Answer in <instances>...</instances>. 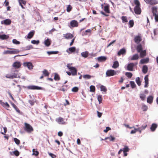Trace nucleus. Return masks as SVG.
<instances>
[{
    "mask_svg": "<svg viewBox=\"0 0 158 158\" xmlns=\"http://www.w3.org/2000/svg\"><path fill=\"white\" fill-rule=\"evenodd\" d=\"M5 77L6 78L9 79L20 78V74L19 73L18 71L16 70L12 71L11 72L6 74Z\"/></svg>",
    "mask_w": 158,
    "mask_h": 158,
    "instance_id": "1",
    "label": "nucleus"
},
{
    "mask_svg": "<svg viewBox=\"0 0 158 158\" xmlns=\"http://www.w3.org/2000/svg\"><path fill=\"white\" fill-rule=\"evenodd\" d=\"M67 66L71 71L72 75L74 76L77 74V70L75 67L71 66L70 64H67Z\"/></svg>",
    "mask_w": 158,
    "mask_h": 158,
    "instance_id": "2",
    "label": "nucleus"
},
{
    "mask_svg": "<svg viewBox=\"0 0 158 158\" xmlns=\"http://www.w3.org/2000/svg\"><path fill=\"white\" fill-rule=\"evenodd\" d=\"M117 72H118V73H119L118 71H115L114 70H108L106 72V76L108 77L113 76L116 75Z\"/></svg>",
    "mask_w": 158,
    "mask_h": 158,
    "instance_id": "3",
    "label": "nucleus"
},
{
    "mask_svg": "<svg viewBox=\"0 0 158 158\" xmlns=\"http://www.w3.org/2000/svg\"><path fill=\"white\" fill-rule=\"evenodd\" d=\"M13 49V50L10 51V50H6L4 51L3 54H15L19 53L20 51L18 50H17L15 49Z\"/></svg>",
    "mask_w": 158,
    "mask_h": 158,
    "instance_id": "4",
    "label": "nucleus"
},
{
    "mask_svg": "<svg viewBox=\"0 0 158 158\" xmlns=\"http://www.w3.org/2000/svg\"><path fill=\"white\" fill-rule=\"evenodd\" d=\"M25 130L28 132H30L33 131V129L32 127L29 124L25 123Z\"/></svg>",
    "mask_w": 158,
    "mask_h": 158,
    "instance_id": "5",
    "label": "nucleus"
},
{
    "mask_svg": "<svg viewBox=\"0 0 158 158\" xmlns=\"http://www.w3.org/2000/svg\"><path fill=\"white\" fill-rule=\"evenodd\" d=\"M23 65L25 67H27L30 70L32 69L33 67V65L32 63L30 62H24L23 63Z\"/></svg>",
    "mask_w": 158,
    "mask_h": 158,
    "instance_id": "6",
    "label": "nucleus"
},
{
    "mask_svg": "<svg viewBox=\"0 0 158 158\" xmlns=\"http://www.w3.org/2000/svg\"><path fill=\"white\" fill-rule=\"evenodd\" d=\"M147 4H148L151 5H154L158 3L156 0H144Z\"/></svg>",
    "mask_w": 158,
    "mask_h": 158,
    "instance_id": "7",
    "label": "nucleus"
},
{
    "mask_svg": "<svg viewBox=\"0 0 158 158\" xmlns=\"http://www.w3.org/2000/svg\"><path fill=\"white\" fill-rule=\"evenodd\" d=\"M135 65L134 63H131L128 64L127 67V69L128 71H132L133 69L135 66Z\"/></svg>",
    "mask_w": 158,
    "mask_h": 158,
    "instance_id": "8",
    "label": "nucleus"
},
{
    "mask_svg": "<svg viewBox=\"0 0 158 158\" xmlns=\"http://www.w3.org/2000/svg\"><path fill=\"white\" fill-rule=\"evenodd\" d=\"M27 87V89H30L39 90L42 89V88L41 87L35 85H30L28 86Z\"/></svg>",
    "mask_w": 158,
    "mask_h": 158,
    "instance_id": "9",
    "label": "nucleus"
},
{
    "mask_svg": "<svg viewBox=\"0 0 158 158\" xmlns=\"http://www.w3.org/2000/svg\"><path fill=\"white\" fill-rule=\"evenodd\" d=\"M135 13L137 15H140L141 13V10L139 6H135L134 8Z\"/></svg>",
    "mask_w": 158,
    "mask_h": 158,
    "instance_id": "10",
    "label": "nucleus"
},
{
    "mask_svg": "<svg viewBox=\"0 0 158 158\" xmlns=\"http://www.w3.org/2000/svg\"><path fill=\"white\" fill-rule=\"evenodd\" d=\"M56 121L60 124H65V122L64 121V119L60 117L57 118Z\"/></svg>",
    "mask_w": 158,
    "mask_h": 158,
    "instance_id": "11",
    "label": "nucleus"
},
{
    "mask_svg": "<svg viewBox=\"0 0 158 158\" xmlns=\"http://www.w3.org/2000/svg\"><path fill=\"white\" fill-rule=\"evenodd\" d=\"M11 23V21L9 19H7L2 21L1 22L2 24H4L6 25H10Z\"/></svg>",
    "mask_w": 158,
    "mask_h": 158,
    "instance_id": "12",
    "label": "nucleus"
},
{
    "mask_svg": "<svg viewBox=\"0 0 158 158\" xmlns=\"http://www.w3.org/2000/svg\"><path fill=\"white\" fill-rule=\"evenodd\" d=\"M70 24L71 26L72 27H77L78 25V22L75 20H72L70 22Z\"/></svg>",
    "mask_w": 158,
    "mask_h": 158,
    "instance_id": "13",
    "label": "nucleus"
},
{
    "mask_svg": "<svg viewBox=\"0 0 158 158\" xmlns=\"http://www.w3.org/2000/svg\"><path fill=\"white\" fill-rule=\"evenodd\" d=\"M63 37L66 39H72L73 37V35L70 33H67L66 34H63Z\"/></svg>",
    "mask_w": 158,
    "mask_h": 158,
    "instance_id": "14",
    "label": "nucleus"
},
{
    "mask_svg": "<svg viewBox=\"0 0 158 158\" xmlns=\"http://www.w3.org/2000/svg\"><path fill=\"white\" fill-rule=\"evenodd\" d=\"M144 82L145 85L144 87L145 88H147L148 87V75H146L145 76L144 78Z\"/></svg>",
    "mask_w": 158,
    "mask_h": 158,
    "instance_id": "15",
    "label": "nucleus"
},
{
    "mask_svg": "<svg viewBox=\"0 0 158 158\" xmlns=\"http://www.w3.org/2000/svg\"><path fill=\"white\" fill-rule=\"evenodd\" d=\"M76 50V48L75 47H70L66 51V52L69 54L74 52Z\"/></svg>",
    "mask_w": 158,
    "mask_h": 158,
    "instance_id": "16",
    "label": "nucleus"
},
{
    "mask_svg": "<svg viewBox=\"0 0 158 158\" xmlns=\"http://www.w3.org/2000/svg\"><path fill=\"white\" fill-rule=\"evenodd\" d=\"M21 66L20 62L16 61L14 62L13 64V66L15 69L19 68Z\"/></svg>",
    "mask_w": 158,
    "mask_h": 158,
    "instance_id": "17",
    "label": "nucleus"
},
{
    "mask_svg": "<svg viewBox=\"0 0 158 158\" xmlns=\"http://www.w3.org/2000/svg\"><path fill=\"white\" fill-rule=\"evenodd\" d=\"M149 59L148 58L142 59L140 61V63L141 64H147L149 62Z\"/></svg>",
    "mask_w": 158,
    "mask_h": 158,
    "instance_id": "18",
    "label": "nucleus"
},
{
    "mask_svg": "<svg viewBox=\"0 0 158 158\" xmlns=\"http://www.w3.org/2000/svg\"><path fill=\"white\" fill-rule=\"evenodd\" d=\"M44 43L45 46L47 47L49 46L51 44V40L50 39L48 38L46 40H45L44 42Z\"/></svg>",
    "mask_w": 158,
    "mask_h": 158,
    "instance_id": "19",
    "label": "nucleus"
},
{
    "mask_svg": "<svg viewBox=\"0 0 158 158\" xmlns=\"http://www.w3.org/2000/svg\"><path fill=\"white\" fill-rule=\"evenodd\" d=\"M134 41L137 44L139 43L141 41V37L139 36H135L134 39Z\"/></svg>",
    "mask_w": 158,
    "mask_h": 158,
    "instance_id": "20",
    "label": "nucleus"
},
{
    "mask_svg": "<svg viewBox=\"0 0 158 158\" xmlns=\"http://www.w3.org/2000/svg\"><path fill=\"white\" fill-rule=\"evenodd\" d=\"M0 103L3 107H5L9 108L10 106L9 104L7 102L4 103L0 100Z\"/></svg>",
    "mask_w": 158,
    "mask_h": 158,
    "instance_id": "21",
    "label": "nucleus"
},
{
    "mask_svg": "<svg viewBox=\"0 0 158 158\" xmlns=\"http://www.w3.org/2000/svg\"><path fill=\"white\" fill-rule=\"evenodd\" d=\"M106 59V57L104 56H101L98 58V61L100 62H103L105 61Z\"/></svg>",
    "mask_w": 158,
    "mask_h": 158,
    "instance_id": "22",
    "label": "nucleus"
},
{
    "mask_svg": "<svg viewBox=\"0 0 158 158\" xmlns=\"http://www.w3.org/2000/svg\"><path fill=\"white\" fill-rule=\"evenodd\" d=\"M9 37V36L8 35L5 34L0 35V39L2 40H6L8 39Z\"/></svg>",
    "mask_w": 158,
    "mask_h": 158,
    "instance_id": "23",
    "label": "nucleus"
},
{
    "mask_svg": "<svg viewBox=\"0 0 158 158\" xmlns=\"http://www.w3.org/2000/svg\"><path fill=\"white\" fill-rule=\"evenodd\" d=\"M126 52V50L123 48L120 49L119 51L118 52V56H120L121 55L125 53Z\"/></svg>",
    "mask_w": 158,
    "mask_h": 158,
    "instance_id": "24",
    "label": "nucleus"
},
{
    "mask_svg": "<svg viewBox=\"0 0 158 158\" xmlns=\"http://www.w3.org/2000/svg\"><path fill=\"white\" fill-rule=\"evenodd\" d=\"M153 97L152 96H149L147 99V102L150 104L152 103L153 100Z\"/></svg>",
    "mask_w": 158,
    "mask_h": 158,
    "instance_id": "25",
    "label": "nucleus"
},
{
    "mask_svg": "<svg viewBox=\"0 0 158 158\" xmlns=\"http://www.w3.org/2000/svg\"><path fill=\"white\" fill-rule=\"evenodd\" d=\"M139 56L138 54H136L133 55L131 58V60H136L139 59Z\"/></svg>",
    "mask_w": 158,
    "mask_h": 158,
    "instance_id": "26",
    "label": "nucleus"
},
{
    "mask_svg": "<svg viewBox=\"0 0 158 158\" xmlns=\"http://www.w3.org/2000/svg\"><path fill=\"white\" fill-rule=\"evenodd\" d=\"M148 70V67L146 65H144L143 66L142 68V72L144 73H146Z\"/></svg>",
    "mask_w": 158,
    "mask_h": 158,
    "instance_id": "27",
    "label": "nucleus"
},
{
    "mask_svg": "<svg viewBox=\"0 0 158 158\" xmlns=\"http://www.w3.org/2000/svg\"><path fill=\"white\" fill-rule=\"evenodd\" d=\"M91 32V30L89 29L86 30L85 32H83L82 33V35L84 36L85 35H87L89 33H90Z\"/></svg>",
    "mask_w": 158,
    "mask_h": 158,
    "instance_id": "28",
    "label": "nucleus"
},
{
    "mask_svg": "<svg viewBox=\"0 0 158 158\" xmlns=\"http://www.w3.org/2000/svg\"><path fill=\"white\" fill-rule=\"evenodd\" d=\"M119 66V64L117 61H115L113 63L112 67L114 69H116Z\"/></svg>",
    "mask_w": 158,
    "mask_h": 158,
    "instance_id": "29",
    "label": "nucleus"
},
{
    "mask_svg": "<svg viewBox=\"0 0 158 158\" xmlns=\"http://www.w3.org/2000/svg\"><path fill=\"white\" fill-rule=\"evenodd\" d=\"M157 125L156 124L153 123L150 127L151 130L152 131H154L157 127Z\"/></svg>",
    "mask_w": 158,
    "mask_h": 158,
    "instance_id": "30",
    "label": "nucleus"
},
{
    "mask_svg": "<svg viewBox=\"0 0 158 158\" xmlns=\"http://www.w3.org/2000/svg\"><path fill=\"white\" fill-rule=\"evenodd\" d=\"M81 56L84 58L87 57L89 54V52L88 51L83 52L81 53Z\"/></svg>",
    "mask_w": 158,
    "mask_h": 158,
    "instance_id": "31",
    "label": "nucleus"
},
{
    "mask_svg": "<svg viewBox=\"0 0 158 158\" xmlns=\"http://www.w3.org/2000/svg\"><path fill=\"white\" fill-rule=\"evenodd\" d=\"M152 12L153 15H156L157 13V8L155 6H153L152 7Z\"/></svg>",
    "mask_w": 158,
    "mask_h": 158,
    "instance_id": "32",
    "label": "nucleus"
},
{
    "mask_svg": "<svg viewBox=\"0 0 158 158\" xmlns=\"http://www.w3.org/2000/svg\"><path fill=\"white\" fill-rule=\"evenodd\" d=\"M10 153L11 155H13V154H14L16 156H19V152L17 150H15L13 152H10Z\"/></svg>",
    "mask_w": 158,
    "mask_h": 158,
    "instance_id": "33",
    "label": "nucleus"
},
{
    "mask_svg": "<svg viewBox=\"0 0 158 158\" xmlns=\"http://www.w3.org/2000/svg\"><path fill=\"white\" fill-rule=\"evenodd\" d=\"M11 104L17 112L19 113H20V110L17 107V106L13 102H11Z\"/></svg>",
    "mask_w": 158,
    "mask_h": 158,
    "instance_id": "34",
    "label": "nucleus"
},
{
    "mask_svg": "<svg viewBox=\"0 0 158 158\" xmlns=\"http://www.w3.org/2000/svg\"><path fill=\"white\" fill-rule=\"evenodd\" d=\"M139 52H140V56L141 57L143 58L146 56V51L145 50H142Z\"/></svg>",
    "mask_w": 158,
    "mask_h": 158,
    "instance_id": "35",
    "label": "nucleus"
},
{
    "mask_svg": "<svg viewBox=\"0 0 158 158\" xmlns=\"http://www.w3.org/2000/svg\"><path fill=\"white\" fill-rule=\"evenodd\" d=\"M34 34V32L33 31L30 32L28 34L27 38L29 39H31L33 36Z\"/></svg>",
    "mask_w": 158,
    "mask_h": 158,
    "instance_id": "36",
    "label": "nucleus"
},
{
    "mask_svg": "<svg viewBox=\"0 0 158 158\" xmlns=\"http://www.w3.org/2000/svg\"><path fill=\"white\" fill-rule=\"evenodd\" d=\"M135 81L138 85L140 86L141 85V83L140 80V79L139 77H137L136 78Z\"/></svg>",
    "mask_w": 158,
    "mask_h": 158,
    "instance_id": "37",
    "label": "nucleus"
},
{
    "mask_svg": "<svg viewBox=\"0 0 158 158\" xmlns=\"http://www.w3.org/2000/svg\"><path fill=\"white\" fill-rule=\"evenodd\" d=\"M137 50L138 52H140L142 50V45L141 44L138 45L137 47Z\"/></svg>",
    "mask_w": 158,
    "mask_h": 158,
    "instance_id": "38",
    "label": "nucleus"
},
{
    "mask_svg": "<svg viewBox=\"0 0 158 158\" xmlns=\"http://www.w3.org/2000/svg\"><path fill=\"white\" fill-rule=\"evenodd\" d=\"M107 139H109L110 141H113L115 139V138L112 136H110L109 137H106L105 139V140Z\"/></svg>",
    "mask_w": 158,
    "mask_h": 158,
    "instance_id": "39",
    "label": "nucleus"
},
{
    "mask_svg": "<svg viewBox=\"0 0 158 158\" xmlns=\"http://www.w3.org/2000/svg\"><path fill=\"white\" fill-rule=\"evenodd\" d=\"M58 53V51H48L47 52V53L48 54V55H50L51 54H57Z\"/></svg>",
    "mask_w": 158,
    "mask_h": 158,
    "instance_id": "40",
    "label": "nucleus"
},
{
    "mask_svg": "<svg viewBox=\"0 0 158 158\" xmlns=\"http://www.w3.org/2000/svg\"><path fill=\"white\" fill-rule=\"evenodd\" d=\"M32 155H35V156H37L39 154V152L37 151V150H35V149H33L32 150Z\"/></svg>",
    "mask_w": 158,
    "mask_h": 158,
    "instance_id": "41",
    "label": "nucleus"
},
{
    "mask_svg": "<svg viewBox=\"0 0 158 158\" xmlns=\"http://www.w3.org/2000/svg\"><path fill=\"white\" fill-rule=\"evenodd\" d=\"M125 75L128 78H130L132 76V74L130 72H126L125 73Z\"/></svg>",
    "mask_w": 158,
    "mask_h": 158,
    "instance_id": "42",
    "label": "nucleus"
},
{
    "mask_svg": "<svg viewBox=\"0 0 158 158\" xmlns=\"http://www.w3.org/2000/svg\"><path fill=\"white\" fill-rule=\"evenodd\" d=\"M109 8V6H105L104 7V10L106 13H109L110 11Z\"/></svg>",
    "mask_w": 158,
    "mask_h": 158,
    "instance_id": "43",
    "label": "nucleus"
},
{
    "mask_svg": "<svg viewBox=\"0 0 158 158\" xmlns=\"http://www.w3.org/2000/svg\"><path fill=\"white\" fill-rule=\"evenodd\" d=\"M129 150V149L128 147L127 146H125L124 148L123 149V151L124 152H128Z\"/></svg>",
    "mask_w": 158,
    "mask_h": 158,
    "instance_id": "44",
    "label": "nucleus"
},
{
    "mask_svg": "<svg viewBox=\"0 0 158 158\" xmlns=\"http://www.w3.org/2000/svg\"><path fill=\"white\" fill-rule=\"evenodd\" d=\"M100 89L101 90V91H104V92H106L107 90V89L106 88V87L102 85L100 86Z\"/></svg>",
    "mask_w": 158,
    "mask_h": 158,
    "instance_id": "45",
    "label": "nucleus"
},
{
    "mask_svg": "<svg viewBox=\"0 0 158 158\" xmlns=\"http://www.w3.org/2000/svg\"><path fill=\"white\" fill-rule=\"evenodd\" d=\"M83 77L85 79H90L91 77L90 75L88 74H86L84 75L83 76Z\"/></svg>",
    "mask_w": 158,
    "mask_h": 158,
    "instance_id": "46",
    "label": "nucleus"
},
{
    "mask_svg": "<svg viewBox=\"0 0 158 158\" xmlns=\"http://www.w3.org/2000/svg\"><path fill=\"white\" fill-rule=\"evenodd\" d=\"M140 98L143 101L145 98L146 95L144 94H141L140 95Z\"/></svg>",
    "mask_w": 158,
    "mask_h": 158,
    "instance_id": "47",
    "label": "nucleus"
},
{
    "mask_svg": "<svg viewBox=\"0 0 158 158\" xmlns=\"http://www.w3.org/2000/svg\"><path fill=\"white\" fill-rule=\"evenodd\" d=\"M43 74L45 76H48L49 75V73L48 72V71L46 70V69H44L43 71Z\"/></svg>",
    "mask_w": 158,
    "mask_h": 158,
    "instance_id": "48",
    "label": "nucleus"
},
{
    "mask_svg": "<svg viewBox=\"0 0 158 158\" xmlns=\"http://www.w3.org/2000/svg\"><path fill=\"white\" fill-rule=\"evenodd\" d=\"M12 42L14 44L17 45L19 44H20V42L19 41L15 39L13 40Z\"/></svg>",
    "mask_w": 158,
    "mask_h": 158,
    "instance_id": "49",
    "label": "nucleus"
},
{
    "mask_svg": "<svg viewBox=\"0 0 158 158\" xmlns=\"http://www.w3.org/2000/svg\"><path fill=\"white\" fill-rule=\"evenodd\" d=\"M121 19L123 23L127 22L128 21L127 20V18L126 16H123L121 17Z\"/></svg>",
    "mask_w": 158,
    "mask_h": 158,
    "instance_id": "50",
    "label": "nucleus"
},
{
    "mask_svg": "<svg viewBox=\"0 0 158 158\" xmlns=\"http://www.w3.org/2000/svg\"><path fill=\"white\" fill-rule=\"evenodd\" d=\"M31 43L33 44H38L40 43V41L39 40H31Z\"/></svg>",
    "mask_w": 158,
    "mask_h": 158,
    "instance_id": "51",
    "label": "nucleus"
},
{
    "mask_svg": "<svg viewBox=\"0 0 158 158\" xmlns=\"http://www.w3.org/2000/svg\"><path fill=\"white\" fill-rule=\"evenodd\" d=\"M95 90V87L94 86L91 85L90 86V91L91 92H94Z\"/></svg>",
    "mask_w": 158,
    "mask_h": 158,
    "instance_id": "52",
    "label": "nucleus"
},
{
    "mask_svg": "<svg viewBox=\"0 0 158 158\" xmlns=\"http://www.w3.org/2000/svg\"><path fill=\"white\" fill-rule=\"evenodd\" d=\"M54 79L56 81L59 80L60 77L59 75L57 73H55V76L54 77Z\"/></svg>",
    "mask_w": 158,
    "mask_h": 158,
    "instance_id": "53",
    "label": "nucleus"
},
{
    "mask_svg": "<svg viewBox=\"0 0 158 158\" xmlns=\"http://www.w3.org/2000/svg\"><path fill=\"white\" fill-rule=\"evenodd\" d=\"M134 2L135 4L136 5L135 6H140V3L138 0H134Z\"/></svg>",
    "mask_w": 158,
    "mask_h": 158,
    "instance_id": "54",
    "label": "nucleus"
},
{
    "mask_svg": "<svg viewBox=\"0 0 158 158\" xmlns=\"http://www.w3.org/2000/svg\"><path fill=\"white\" fill-rule=\"evenodd\" d=\"M98 99L99 103H101L102 100V96L100 95L98 96Z\"/></svg>",
    "mask_w": 158,
    "mask_h": 158,
    "instance_id": "55",
    "label": "nucleus"
},
{
    "mask_svg": "<svg viewBox=\"0 0 158 158\" xmlns=\"http://www.w3.org/2000/svg\"><path fill=\"white\" fill-rule=\"evenodd\" d=\"M33 48L32 45H28L25 47V50H28Z\"/></svg>",
    "mask_w": 158,
    "mask_h": 158,
    "instance_id": "56",
    "label": "nucleus"
},
{
    "mask_svg": "<svg viewBox=\"0 0 158 158\" xmlns=\"http://www.w3.org/2000/svg\"><path fill=\"white\" fill-rule=\"evenodd\" d=\"M130 84L131 87L132 88H135L136 86V85L135 83V82L133 81H130Z\"/></svg>",
    "mask_w": 158,
    "mask_h": 158,
    "instance_id": "57",
    "label": "nucleus"
},
{
    "mask_svg": "<svg viewBox=\"0 0 158 158\" xmlns=\"http://www.w3.org/2000/svg\"><path fill=\"white\" fill-rule=\"evenodd\" d=\"M78 90V88L77 87H74L72 89V91L73 92H76Z\"/></svg>",
    "mask_w": 158,
    "mask_h": 158,
    "instance_id": "58",
    "label": "nucleus"
},
{
    "mask_svg": "<svg viewBox=\"0 0 158 158\" xmlns=\"http://www.w3.org/2000/svg\"><path fill=\"white\" fill-rule=\"evenodd\" d=\"M142 109L143 111H146L148 109V107L145 105H143Z\"/></svg>",
    "mask_w": 158,
    "mask_h": 158,
    "instance_id": "59",
    "label": "nucleus"
},
{
    "mask_svg": "<svg viewBox=\"0 0 158 158\" xmlns=\"http://www.w3.org/2000/svg\"><path fill=\"white\" fill-rule=\"evenodd\" d=\"M129 23L130 25V27H133L134 24V21L133 20H130Z\"/></svg>",
    "mask_w": 158,
    "mask_h": 158,
    "instance_id": "60",
    "label": "nucleus"
},
{
    "mask_svg": "<svg viewBox=\"0 0 158 158\" xmlns=\"http://www.w3.org/2000/svg\"><path fill=\"white\" fill-rule=\"evenodd\" d=\"M14 140L15 142V143L17 145L19 144L20 143V141L19 139L16 138H14Z\"/></svg>",
    "mask_w": 158,
    "mask_h": 158,
    "instance_id": "61",
    "label": "nucleus"
},
{
    "mask_svg": "<svg viewBox=\"0 0 158 158\" xmlns=\"http://www.w3.org/2000/svg\"><path fill=\"white\" fill-rule=\"evenodd\" d=\"M72 8V7L70 5H69L67 7L66 10L67 12H69L71 10Z\"/></svg>",
    "mask_w": 158,
    "mask_h": 158,
    "instance_id": "62",
    "label": "nucleus"
},
{
    "mask_svg": "<svg viewBox=\"0 0 158 158\" xmlns=\"http://www.w3.org/2000/svg\"><path fill=\"white\" fill-rule=\"evenodd\" d=\"M19 4H22V3L23 4H25L26 3V1L25 0H19Z\"/></svg>",
    "mask_w": 158,
    "mask_h": 158,
    "instance_id": "63",
    "label": "nucleus"
},
{
    "mask_svg": "<svg viewBox=\"0 0 158 158\" xmlns=\"http://www.w3.org/2000/svg\"><path fill=\"white\" fill-rule=\"evenodd\" d=\"M49 156L52 157V158H55L56 157V156L51 153H48Z\"/></svg>",
    "mask_w": 158,
    "mask_h": 158,
    "instance_id": "64",
    "label": "nucleus"
}]
</instances>
